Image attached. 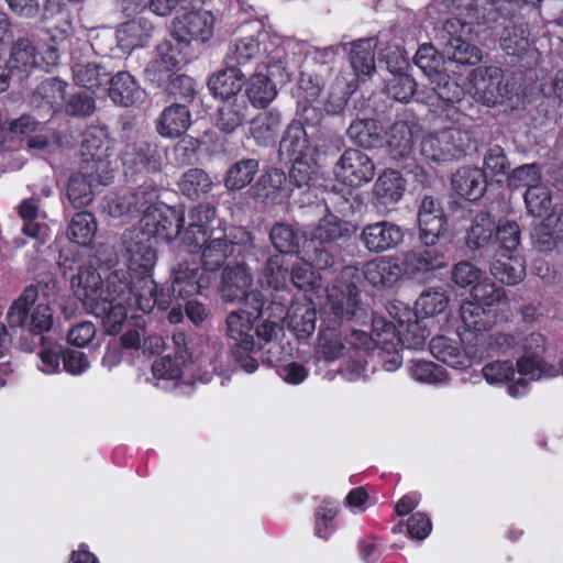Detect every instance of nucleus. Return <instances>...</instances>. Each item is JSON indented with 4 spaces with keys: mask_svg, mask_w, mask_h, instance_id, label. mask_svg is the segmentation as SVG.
I'll list each match as a JSON object with an SVG mask.
<instances>
[{
    "mask_svg": "<svg viewBox=\"0 0 563 563\" xmlns=\"http://www.w3.org/2000/svg\"><path fill=\"white\" fill-rule=\"evenodd\" d=\"M541 184L540 167L537 164L519 166L508 176V186L511 189H518L520 187L531 189Z\"/></svg>",
    "mask_w": 563,
    "mask_h": 563,
    "instance_id": "0e129e2a",
    "label": "nucleus"
},
{
    "mask_svg": "<svg viewBox=\"0 0 563 563\" xmlns=\"http://www.w3.org/2000/svg\"><path fill=\"white\" fill-rule=\"evenodd\" d=\"M317 312L312 302L291 305L286 314L287 328L298 339L310 336L316 330Z\"/></svg>",
    "mask_w": 563,
    "mask_h": 563,
    "instance_id": "473e14b6",
    "label": "nucleus"
},
{
    "mask_svg": "<svg viewBox=\"0 0 563 563\" xmlns=\"http://www.w3.org/2000/svg\"><path fill=\"white\" fill-rule=\"evenodd\" d=\"M122 243L131 274H150L157 260L151 238L139 230H126L122 235Z\"/></svg>",
    "mask_w": 563,
    "mask_h": 563,
    "instance_id": "423d86ee",
    "label": "nucleus"
},
{
    "mask_svg": "<svg viewBox=\"0 0 563 563\" xmlns=\"http://www.w3.org/2000/svg\"><path fill=\"white\" fill-rule=\"evenodd\" d=\"M253 322L251 311H231L225 319L227 334L235 341L250 336L249 331L252 329Z\"/></svg>",
    "mask_w": 563,
    "mask_h": 563,
    "instance_id": "69168bd1",
    "label": "nucleus"
},
{
    "mask_svg": "<svg viewBox=\"0 0 563 563\" xmlns=\"http://www.w3.org/2000/svg\"><path fill=\"white\" fill-rule=\"evenodd\" d=\"M110 175L96 172L90 164L82 165L81 170L73 174L68 180L67 197L74 208H82L93 200V187L106 185Z\"/></svg>",
    "mask_w": 563,
    "mask_h": 563,
    "instance_id": "4468645a",
    "label": "nucleus"
},
{
    "mask_svg": "<svg viewBox=\"0 0 563 563\" xmlns=\"http://www.w3.org/2000/svg\"><path fill=\"white\" fill-rule=\"evenodd\" d=\"M178 186L185 196L190 199H198L201 195L211 190L212 181L205 170L194 168L184 173Z\"/></svg>",
    "mask_w": 563,
    "mask_h": 563,
    "instance_id": "5fc2aeb1",
    "label": "nucleus"
},
{
    "mask_svg": "<svg viewBox=\"0 0 563 563\" xmlns=\"http://www.w3.org/2000/svg\"><path fill=\"white\" fill-rule=\"evenodd\" d=\"M357 271L344 267L331 287L328 288L327 308L334 321L352 320L360 309V290L356 285Z\"/></svg>",
    "mask_w": 563,
    "mask_h": 563,
    "instance_id": "20e7f679",
    "label": "nucleus"
},
{
    "mask_svg": "<svg viewBox=\"0 0 563 563\" xmlns=\"http://www.w3.org/2000/svg\"><path fill=\"white\" fill-rule=\"evenodd\" d=\"M244 76L241 68L228 65L209 78L208 87L214 97L229 100L241 90Z\"/></svg>",
    "mask_w": 563,
    "mask_h": 563,
    "instance_id": "7c9ffc66",
    "label": "nucleus"
},
{
    "mask_svg": "<svg viewBox=\"0 0 563 563\" xmlns=\"http://www.w3.org/2000/svg\"><path fill=\"white\" fill-rule=\"evenodd\" d=\"M375 46L373 38L361 40L352 44L350 62L355 75L366 80L375 71Z\"/></svg>",
    "mask_w": 563,
    "mask_h": 563,
    "instance_id": "58836bf2",
    "label": "nucleus"
},
{
    "mask_svg": "<svg viewBox=\"0 0 563 563\" xmlns=\"http://www.w3.org/2000/svg\"><path fill=\"white\" fill-rule=\"evenodd\" d=\"M349 350L342 333L334 328L327 327L319 332L316 353L319 358L332 362L343 356Z\"/></svg>",
    "mask_w": 563,
    "mask_h": 563,
    "instance_id": "49530a36",
    "label": "nucleus"
},
{
    "mask_svg": "<svg viewBox=\"0 0 563 563\" xmlns=\"http://www.w3.org/2000/svg\"><path fill=\"white\" fill-rule=\"evenodd\" d=\"M269 239L279 254H291L299 250L302 235L291 224L277 222L269 231Z\"/></svg>",
    "mask_w": 563,
    "mask_h": 563,
    "instance_id": "3c124183",
    "label": "nucleus"
},
{
    "mask_svg": "<svg viewBox=\"0 0 563 563\" xmlns=\"http://www.w3.org/2000/svg\"><path fill=\"white\" fill-rule=\"evenodd\" d=\"M43 58L34 43L25 37L16 40L10 49V57L7 60L13 71L29 73L34 68L41 67Z\"/></svg>",
    "mask_w": 563,
    "mask_h": 563,
    "instance_id": "c9c22d12",
    "label": "nucleus"
},
{
    "mask_svg": "<svg viewBox=\"0 0 563 563\" xmlns=\"http://www.w3.org/2000/svg\"><path fill=\"white\" fill-rule=\"evenodd\" d=\"M523 198L528 213L533 217H543L554 208L552 192L544 184L527 189Z\"/></svg>",
    "mask_w": 563,
    "mask_h": 563,
    "instance_id": "4d7b16f0",
    "label": "nucleus"
},
{
    "mask_svg": "<svg viewBox=\"0 0 563 563\" xmlns=\"http://www.w3.org/2000/svg\"><path fill=\"white\" fill-rule=\"evenodd\" d=\"M418 223L420 240L432 243L439 241L445 232L446 219L440 202L432 196L422 198L419 211Z\"/></svg>",
    "mask_w": 563,
    "mask_h": 563,
    "instance_id": "a211bd4d",
    "label": "nucleus"
},
{
    "mask_svg": "<svg viewBox=\"0 0 563 563\" xmlns=\"http://www.w3.org/2000/svg\"><path fill=\"white\" fill-rule=\"evenodd\" d=\"M416 89L417 84L408 74H394L386 84L387 93L395 100L402 102L409 101L415 95Z\"/></svg>",
    "mask_w": 563,
    "mask_h": 563,
    "instance_id": "338daca9",
    "label": "nucleus"
},
{
    "mask_svg": "<svg viewBox=\"0 0 563 563\" xmlns=\"http://www.w3.org/2000/svg\"><path fill=\"white\" fill-rule=\"evenodd\" d=\"M246 95L254 107L264 108L275 99L277 89L267 75L258 71L246 82Z\"/></svg>",
    "mask_w": 563,
    "mask_h": 563,
    "instance_id": "09e8293b",
    "label": "nucleus"
},
{
    "mask_svg": "<svg viewBox=\"0 0 563 563\" xmlns=\"http://www.w3.org/2000/svg\"><path fill=\"white\" fill-rule=\"evenodd\" d=\"M517 373L519 378L528 376L530 380H538L542 377L556 376V371L553 366H547L542 356H521L517 361Z\"/></svg>",
    "mask_w": 563,
    "mask_h": 563,
    "instance_id": "680f3d73",
    "label": "nucleus"
},
{
    "mask_svg": "<svg viewBox=\"0 0 563 563\" xmlns=\"http://www.w3.org/2000/svg\"><path fill=\"white\" fill-rule=\"evenodd\" d=\"M494 238L499 244V254H514L520 245L519 225L515 221L496 224Z\"/></svg>",
    "mask_w": 563,
    "mask_h": 563,
    "instance_id": "e2e57ef3",
    "label": "nucleus"
},
{
    "mask_svg": "<svg viewBox=\"0 0 563 563\" xmlns=\"http://www.w3.org/2000/svg\"><path fill=\"white\" fill-rule=\"evenodd\" d=\"M489 271L496 279L506 285H516L526 275L522 261L514 254H499L498 258L490 262Z\"/></svg>",
    "mask_w": 563,
    "mask_h": 563,
    "instance_id": "a19ab883",
    "label": "nucleus"
},
{
    "mask_svg": "<svg viewBox=\"0 0 563 563\" xmlns=\"http://www.w3.org/2000/svg\"><path fill=\"white\" fill-rule=\"evenodd\" d=\"M434 96L445 103L461 101L464 97V89L452 79L445 71L429 80Z\"/></svg>",
    "mask_w": 563,
    "mask_h": 563,
    "instance_id": "bf43d9fd",
    "label": "nucleus"
},
{
    "mask_svg": "<svg viewBox=\"0 0 563 563\" xmlns=\"http://www.w3.org/2000/svg\"><path fill=\"white\" fill-rule=\"evenodd\" d=\"M404 236V230L398 224L383 220L365 225L360 240L369 253L379 254L398 247Z\"/></svg>",
    "mask_w": 563,
    "mask_h": 563,
    "instance_id": "f8f14e48",
    "label": "nucleus"
},
{
    "mask_svg": "<svg viewBox=\"0 0 563 563\" xmlns=\"http://www.w3.org/2000/svg\"><path fill=\"white\" fill-rule=\"evenodd\" d=\"M190 252L201 250V261L206 271H218L229 256L232 255V245L227 244L225 236H222V231H211L206 236V242Z\"/></svg>",
    "mask_w": 563,
    "mask_h": 563,
    "instance_id": "bb28decb",
    "label": "nucleus"
},
{
    "mask_svg": "<svg viewBox=\"0 0 563 563\" xmlns=\"http://www.w3.org/2000/svg\"><path fill=\"white\" fill-rule=\"evenodd\" d=\"M216 218V209L208 205H200L190 210L188 214V225L183 232L181 243L188 247L200 246L206 242L209 223Z\"/></svg>",
    "mask_w": 563,
    "mask_h": 563,
    "instance_id": "393cba45",
    "label": "nucleus"
},
{
    "mask_svg": "<svg viewBox=\"0 0 563 563\" xmlns=\"http://www.w3.org/2000/svg\"><path fill=\"white\" fill-rule=\"evenodd\" d=\"M460 316L465 330L483 333L494 323V313L478 302L465 301L460 308Z\"/></svg>",
    "mask_w": 563,
    "mask_h": 563,
    "instance_id": "37998d69",
    "label": "nucleus"
},
{
    "mask_svg": "<svg viewBox=\"0 0 563 563\" xmlns=\"http://www.w3.org/2000/svg\"><path fill=\"white\" fill-rule=\"evenodd\" d=\"M206 269L197 264H179L173 268L172 294L174 297H190L208 288L209 277L205 274Z\"/></svg>",
    "mask_w": 563,
    "mask_h": 563,
    "instance_id": "aec40b11",
    "label": "nucleus"
},
{
    "mask_svg": "<svg viewBox=\"0 0 563 563\" xmlns=\"http://www.w3.org/2000/svg\"><path fill=\"white\" fill-rule=\"evenodd\" d=\"M68 84L58 78L40 82L30 97L31 106L42 120L53 117L63 106Z\"/></svg>",
    "mask_w": 563,
    "mask_h": 563,
    "instance_id": "2eb2a0df",
    "label": "nucleus"
},
{
    "mask_svg": "<svg viewBox=\"0 0 563 563\" xmlns=\"http://www.w3.org/2000/svg\"><path fill=\"white\" fill-rule=\"evenodd\" d=\"M474 98L493 107L503 103L509 96L508 82L499 67H478L473 70Z\"/></svg>",
    "mask_w": 563,
    "mask_h": 563,
    "instance_id": "0eeeda50",
    "label": "nucleus"
},
{
    "mask_svg": "<svg viewBox=\"0 0 563 563\" xmlns=\"http://www.w3.org/2000/svg\"><path fill=\"white\" fill-rule=\"evenodd\" d=\"M449 305V297L441 288L424 290L416 301V310L424 317L442 313Z\"/></svg>",
    "mask_w": 563,
    "mask_h": 563,
    "instance_id": "052dcab7",
    "label": "nucleus"
},
{
    "mask_svg": "<svg viewBox=\"0 0 563 563\" xmlns=\"http://www.w3.org/2000/svg\"><path fill=\"white\" fill-rule=\"evenodd\" d=\"M260 54V43L253 36L239 38L227 54V64L235 67L244 66Z\"/></svg>",
    "mask_w": 563,
    "mask_h": 563,
    "instance_id": "13d9d810",
    "label": "nucleus"
},
{
    "mask_svg": "<svg viewBox=\"0 0 563 563\" xmlns=\"http://www.w3.org/2000/svg\"><path fill=\"white\" fill-rule=\"evenodd\" d=\"M443 57V54L440 55L432 44H422L418 48L413 60L415 64L430 80L441 73L448 70L445 67L446 63L444 62Z\"/></svg>",
    "mask_w": 563,
    "mask_h": 563,
    "instance_id": "864d4df0",
    "label": "nucleus"
},
{
    "mask_svg": "<svg viewBox=\"0 0 563 563\" xmlns=\"http://www.w3.org/2000/svg\"><path fill=\"white\" fill-rule=\"evenodd\" d=\"M253 286V275L247 265L238 263L227 266L219 285V295L225 302H241Z\"/></svg>",
    "mask_w": 563,
    "mask_h": 563,
    "instance_id": "dca6fc26",
    "label": "nucleus"
},
{
    "mask_svg": "<svg viewBox=\"0 0 563 563\" xmlns=\"http://www.w3.org/2000/svg\"><path fill=\"white\" fill-rule=\"evenodd\" d=\"M471 296L473 298L472 301L478 302L485 308H490L505 298V290L497 287L490 280L484 279L473 286Z\"/></svg>",
    "mask_w": 563,
    "mask_h": 563,
    "instance_id": "774afa93",
    "label": "nucleus"
},
{
    "mask_svg": "<svg viewBox=\"0 0 563 563\" xmlns=\"http://www.w3.org/2000/svg\"><path fill=\"white\" fill-rule=\"evenodd\" d=\"M396 308L395 305L389 308L393 321H386L384 318L374 319L375 341L388 352L399 345L415 350L422 347L430 334L429 330L418 320L416 312L402 307L400 313L394 314L391 309Z\"/></svg>",
    "mask_w": 563,
    "mask_h": 563,
    "instance_id": "f03ea898",
    "label": "nucleus"
},
{
    "mask_svg": "<svg viewBox=\"0 0 563 563\" xmlns=\"http://www.w3.org/2000/svg\"><path fill=\"white\" fill-rule=\"evenodd\" d=\"M422 246L407 252L404 258L406 271L412 275L423 274L430 271L439 269L448 265L442 245L438 241L428 243L421 241Z\"/></svg>",
    "mask_w": 563,
    "mask_h": 563,
    "instance_id": "f3484780",
    "label": "nucleus"
},
{
    "mask_svg": "<svg viewBox=\"0 0 563 563\" xmlns=\"http://www.w3.org/2000/svg\"><path fill=\"white\" fill-rule=\"evenodd\" d=\"M113 153V143L104 126H90L84 134L81 155L84 165L90 164L96 172L109 175L110 163L108 158Z\"/></svg>",
    "mask_w": 563,
    "mask_h": 563,
    "instance_id": "1a4fd4ad",
    "label": "nucleus"
},
{
    "mask_svg": "<svg viewBox=\"0 0 563 563\" xmlns=\"http://www.w3.org/2000/svg\"><path fill=\"white\" fill-rule=\"evenodd\" d=\"M286 180L287 177L283 170L272 168L258 177L250 192L257 202L273 205L280 197Z\"/></svg>",
    "mask_w": 563,
    "mask_h": 563,
    "instance_id": "c85d7f7f",
    "label": "nucleus"
},
{
    "mask_svg": "<svg viewBox=\"0 0 563 563\" xmlns=\"http://www.w3.org/2000/svg\"><path fill=\"white\" fill-rule=\"evenodd\" d=\"M214 16L210 11H191L174 22V36L179 43L208 42L213 35Z\"/></svg>",
    "mask_w": 563,
    "mask_h": 563,
    "instance_id": "ddd939ff",
    "label": "nucleus"
},
{
    "mask_svg": "<svg viewBox=\"0 0 563 563\" xmlns=\"http://www.w3.org/2000/svg\"><path fill=\"white\" fill-rule=\"evenodd\" d=\"M38 297V285H29L10 306L7 320L11 328H22L31 332L42 333L52 328L53 314L47 305H38L31 316L29 310Z\"/></svg>",
    "mask_w": 563,
    "mask_h": 563,
    "instance_id": "7ed1b4c3",
    "label": "nucleus"
},
{
    "mask_svg": "<svg viewBox=\"0 0 563 563\" xmlns=\"http://www.w3.org/2000/svg\"><path fill=\"white\" fill-rule=\"evenodd\" d=\"M108 84L110 85L109 97L119 106L131 107L143 99L144 91L128 71H119L112 77L109 76Z\"/></svg>",
    "mask_w": 563,
    "mask_h": 563,
    "instance_id": "cd10ccee",
    "label": "nucleus"
},
{
    "mask_svg": "<svg viewBox=\"0 0 563 563\" xmlns=\"http://www.w3.org/2000/svg\"><path fill=\"white\" fill-rule=\"evenodd\" d=\"M430 352L437 360L453 368H465L471 365V360L462 350L460 342L444 335L430 341Z\"/></svg>",
    "mask_w": 563,
    "mask_h": 563,
    "instance_id": "2f4dec72",
    "label": "nucleus"
},
{
    "mask_svg": "<svg viewBox=\"0 0 563 563\" xmlns=\"http://www.w3.org/2000/svg\"><path fill=\"white\" fill-rule=\"evenodd\" d=\"M500 47L511 56H521L529 48L527 29L522 25H507L500 35Z\"/></svg>",
    "mask_w": 563,
    "mask_h": 563,
    "instance_id": "6e6d98bb",
    "label": "nucleus"
},
{
    "mask_svg": "<svg viewBox=\"0 0 563 563\" xmlns=\"http://www.w3.org/2000/svg\"><path fill=\"white\" fill-rule=\"evenodd\" d=\"M452 186L461 197L476 201L486 191V174L477 167H462L453 174Z\"/></svg>",
    "mask_w": 563,
    "mask_h": 563,
    "instance_id": "a878e982",
    "label": "nucleus"
},
{
    "mask_svg": "<svg viewBox=\"0 0 563 563\" xmlns=\"http://www.w3.org/2000/svg\"><path fill=\"white\" fill-rule=\"evenodd\" d=\"M124 175L136 180L137 176L161 172L162 156L158 146L135 135L128 137L121 152Z\"/></svg>",
    "mask_w": 563,
    "mask_h": 563,
    "instance_id": "39448f33",
    "label": "nucleus"
},
{
    "mask_svg": "<svg viewBox=\"0 0 563 563\" xmlns=\"http://www.w3.org/2000/svg\"><path fill=\"white\" fill-rule=\"evenodd\" d=\"M495 231L494 217L487 211L477 212L466 232V246L473 252L486 249L494 241Z\"/></svg>",
    "mask_w": 563,
    "mask_h": 563,
    "instance_id": "c756f323",
    "label": "nucleus"
},
{
    "mask_svg": "<svg viewBox=\"0 0 563 563\" xmlns=\"http://www.w3.org/2000/svg\"><path fill=\"white\" fill-rule=\"evenodd\" d=\"M282 125V115L276 110L258 113L250 122V135L260 145L266 146L275 140Z\"/></svg>",
    "mask_w": 563,
    "mask_h": 563,
    "instance_id": "4c0bfd02",
    "label": "nucleus"
},
{
    "mask_svg": "<svg viewBox=\"0 0 563 563\" xmlns=\"http://www.w3.org/2000/svg\"><path fill=\"white\" fill-rule=\"evenodd\" d=\"M126 287L130 299L124 305L125 319L130 310L139 309L145 313L151 312L158 305L165 309L168 305L163 295L157 294V285L150 274H131V280L126 278Z\"/></svg>",
    "mask_w": 563,
    "mask_h": 563,
    "instance_id": "9d476101",
    "label": "nucleus"
},
{
    "mask_svg": "<svg viewBox=\"0 0 563 563\" xmlns=\"http://www.w3.org/2000/svg\"><path fill=\"white\" fill-rule=\"evenodd\" d=\"M97 233V222L92 213L78 212L76 213L69 225V239L81 246L89 245Z\"/></svg>",
    "mask_w": 563,
    "mask_h": 563,
    "instance_id": "603ef678",
    "label": "nucleus"
},
{
    "mask_svg": "<svg viewBox=\"0 0 563 563\" xmlns=\"http://www.w3.org/2000/svg\"><path fill=\"white\" fill-rule=\"evenodd\" d=\"M178 65V49L168 40L156 46L154 58L146 65L144 74L147 80L158 86L167 82Z\"/></svg>",
    "mask_w": 563,
    "mask_h": 563,
    "instance_id": "6ab92c4d",
    "label": "nucleus"
},
{
    "mask_svg": "<svg viewBox=\"0 0 563 563\" xmlns=\"http://www.w3.org/2000/svg\"><path fill=\"white\" fill-rule=\"evenodd\" d=\"M144 233L150 238L169 242L179 238L181 240V228L185 223L183 210L170 207H157L147 212L142 219Z\"/></svg>",
    "mask_w": 563,
    "mask_h": 563,
    "instance_id": "6e6552de",
    "label": "nucleus"
},
{
    "mask_svg": "<svg viewBox=\"0 0 563 563\" xmlns=\"http://www.w3.org/2000/svg\"><path fill=\"white\" fill-rule=\"evenodd\" d=\"M260 169L254 158H243L232 164L225 173L223 184L228 190L238 191L249 186Z\"/></svg>",
    "mask_w": 563,
    "mask_h": 563,
    "instance_id": "79ce46f5",
    "label": "nucleus"
},
{
    "mask_svg": "<svg viewBox=\"0 0 563 563\" xmlns=\"http://www.w3.org/2000/svg\"><path fill=\"white\" fill-rule=\"evenodd\" d=\"M387 146L389 155L395 161H402L410 156L412 151V133L406 122L398 121L391 125Z\"/></svg>",
    "mask_w": 563,
    "mask_h": 563,
    "instance_id": "de8ad7c7",
    "label": "nucleus"
},
{
    "mask_svg": "<svg viewBox=\"0 0 563 563\" xmlns=\"http://www.w3.org/2000/svg\"><path fill=\"white\" fill-rule=\"evenodd\" d=\"M334 174L344 184L356 187L373 179L375 165L366 153L350 148L336 162Z\"/></svg>",
    "mask_w": 563,
    "mask_h": 563,
    "instance_id": "9b49d317",
    "label": "nucleus"
},
{
    "mask_svg": "<svg viewBox=\"0 0 563 563\" xmlns=\"http://www.w3.org/2000/svg\"><path fill=\"white\" fill-rule=\"evenodd\" d=\"M69 283L74 296L89 313L102 320L109 334L121 331L125 321L124 305L130 299L125 272L114 271L104 280L95 266L80 265Z\"/></svg>",
    "mask_w": 563,
    "mask_h": 563,
    "instance_id": "f257e3e1",
    "label": "nucleus"
},
{
    "mask_svg": "<svg viewBox=\"0 0 563 563\" xmlns=\"http://www.w3.org/2000/svg\"><path fill=\"white\" fill-rule=\"evenodd\" d=\"M190 124L191 115L187 106L174 102L161 113L156 121V131L161 136L176 139L181 136Z\"/></svg>",
    "mask_w": 563,
    "mask_h": 563,
    "instance_id": "b1692460",
    "label": "nucleus"
},
{
    "mask_svg": "<svg viewBox=\"0 0 563 563\" xmlns=\"http://www.w3.org/2000/svg\"><path fill=\"white\" fill-rule=\"evenodd\" d=\"M452 139V130L426 135L420 143V154L431 162H440L453 157L455 153L454 146L451 143Z\"/></svg>",
    "mask_w": 563,
    "mask_h": 563,
    "instance_id": "ea45409f",
    "label": "nucleus"
},
{
    "mask_svg": "<svg viewBox=\"0 0 563 563\" xmlns=\"http://www.w3.org/2000/svg\"><path fill=\"white\" fill-rule=\"evenodd\" d=\"M155 27L143 16L129 20L117 27V43L121 51L131 53L146 46L153 37Z\"/></svg>",
    "mask_w": 563,
    "mask_h": 563,
    "instance_id": "412c9836",
    "label": "nucleus"
},
{
    "mask_svg": "<svg viewBox=\"0 0 563 563\" xmlns=\"http://www.w3.org/2000/svg\"><path fill=\"white\" fill-rule=\"evenodd\" d=\"M482 373L489 384L503 383L505 380L514 382L508 390L515 398L527 390L528 379L515 378L516 369L509 361H496L487 364L483 367Z\"/></svg>",
    "mask_w": 563,
    "mask_h": 563,
    "instance_id": "f704fd0d",
    "label": "nucleus"
},
{
    "mask_svg": "<svg viewBox=\"0 0 563 563\" xmlns=\"http://www.w3.org/2000/svg\"><path fill=\"white\" fill-rule=\"evenodd\" d=\"M402 273L401 263L394 256H383L367 262L364 266V276L374 287H391L400 279Z\"/></svg>",
    "mask_w": 563,
    "mask_h": 563,
    "instance_id": "5701e85b",
    "label": "nucleus"
},
{
    "mask_svg": "<svg viewBox=\"0 0 563 563\" xmlns=\"http://www.w3.org/2000/svg\"><path fill=\"white\" fill-rule=\"evenodd\" d=\"M349 137L365 148H375L383 142V129L371 119L355 120L347 129Z\"/></svg>",
    "mask_w": 563,
    "mask_h": 563,
    "instance_id": "c03bdc74",
    "label": "nucleus"
},
{
    "mask_svg": "<svg viewBox=\"0 0 563 563\" xmlns=\"http://www.w3.org/2000/svg\"><path fill=\"white\" fill-rule=\"evenodd\" d=\"M110 73L100 63H77L73 66V78L76 85L95 90L109 82Z\"/></svg>",
    "mask_w": 563,
    "mask_h": 563,
    "instance_id": "a18cd8bd",
    "label": "nucleus"
},
{
    "mask_svg": "<svg viewBox=\"0 0 563 563\" xmlns=\"http://www.w3.org/2000/svg\"><path fill=\"white\" fill-rule=\"evenodd\" d=\"M442 52L450 63L476 65L482 60V51L462 37L442 45Z\"/></svg>",
    "mask_w": 563,
    "mask_h": 563,
    "instance_id": "8fccbe9b",
    "label": "nucleus"
},
{
    "mask_svg": "<svg viewBox=\"0 0 563 563\" xmlns=\"http://www.w3.org/2000/svg\"><path fill=\"white\" fill-rule=\"evenodd\" d=\"M357 231V224L340 219L333 213L321 218L311 232L312 241L319 244H333L346 242Z\"/></svg>",
    "mask_w": 563,
    "mask_h": 563,
    "instance_id": "4be33fe9",
    "label": "nucleus"
},
{
    "mask_svg": "<svg viewBox=\"0 0 563 563\" xmlns=\"http://www.w3.org/2000/svg\"><path fill=\"white\" fill-rule=\"evenodd\" d=\"M308 151L309 140L306 130L300 122L292 121L279 142L280 159L306 157Z\"/></svg>",
    "mask_w": 563,
    "mask_h": 563,
    "instance_id": "72a5a7b5",
    "label": "nucleus"
},
{
    "mask_svg": "<svg viewBox=\"0 0 563 563\" xmlns=\"http://www.w3.org/2000/svg\"><path fill=\"white\" fill-rule=\"evenodd\" d=\"M405 191V179L394 169L385 170L374 185V196L379 205L389 206L398 202Z\"/></svg>",
    "mask_w": 563,
    "mask_h": 563,
    "instance_id": "e433bc0d",
    "label": "nucleus"
}]
</instances>
